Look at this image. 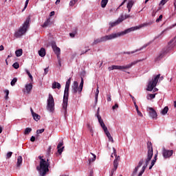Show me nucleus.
I'll return each mask as SVG.
<instances>
[{
    "label": "nucleus",
    "mask_w": 176,
    "mask_h": 176,
    "mask_svg": "<svg viewBox=\"0 0 176 176\" xmlns=\"http://www.w3.org/2000/svg\"><path fill=\"white\" fill-rule=\"evenodd\" d=\"M116 108H119V105H118V104H116L114 106H113L112 109H116Z\"/></svg>",
    "instance_id": "nucleus-53"
},
{
    "label": "nucleus",
    "mask_w": 176,
    "mask_h": 176,
    "mask_svg": "<svg viewBox=\"0 0 176 176\" xmlns=\"http://www.w3.org/2000/svg\"><path fill=\"white\" fill-rule=\"evenodd\" d=\"M173 5H174V7H175V10H176V1L174 2Z\"/></svg>",
    "instance_id": "nucleus-64"
},
{
    "label": "nucleus",
    "mask_w": 176,
    "mask_h": 176,
    "mask_svg": "<svg viewBox=\"0 0 176 176\" xmlns=\"http://www.w3.org/2000/svg\"><path fill=\"white\" fill-rule=\"evenodd\" d=\"M5 47L3 45H0V52H2V50H4Z\"/></svg>",
    "instance_id": "nucleus-59"
},
{
    "label": "nucleus",
    "mask_w": 176,
    "mask_h": 176,
    "mask_svg": "<svg viewBox=\"0 0 176 176\" xmlns=\"http://www.w3.org/2000/svg\"><path fill=\"white\" fill-rule=\"evenodd\" d=\"M49 24H50V19H47L44 23L43 24L42 27L45 28V27H47L49 25Z\"/></svg>",
    "instance_id": "nucleus-30"
},
{
    "label": "nucleus",
    "mask_w": 176,
    "mask_h": 176,
    "mask_svg": "<svg viewBox=\"0 0 176 176\" xmlns=\"http://www.w3.org/2000/svg\"><path fill=\"white\" fill-rule=\"evenodd\" d=\"M63 145H64V144L63 143V142H60L57 146L58 153H59V155H61V153H63V151H64V146H63Z\"/></svg>",
    "instance_id": "nucleus-20"
},
{
    "label": "nucleus",
    "mask_w": 176,
    "mask_h": 176,
    "mask_svg": "<svg viewBox=\"0 0 176 176\" xmlns=\"http://www.w3.org/2000/svg\"><path fill=\"white\" fill-rule=\"evenodd\" d=\"M54 14H55L54 11L51 12L50 14V17H52V16H54Z\"/></svg>",
    "instance_id": "nucleus-61"
},
{
    "label": "nucleus",
    "mask_w": 176,
    "mask_h": 176,
    "mask_svg": "<svg viewBox=\"0 0 176 176\" xmlns=\"http://www.w3.org/2000/svg\"><path fill=\"white\" fill-rule=\"evenodd\" d=\"M104 133L106 134L108 138L111 137V133H109V131H108V129L107 131H104Z\"/></svg>",
    "instance_id": "nucleus-43"
},
{
    "label": "nucleus",
    "mask_w": 176,
    "mask_h": 176,
    "mask_svg": "<svg viewBox=\"0 0 176 176\" xmlns=\"http://www.w3.org/2000/svg\"><path fill=\"white\" fill-rule=\"evenodd\" d=\"M129 96L132 98L133 101L135 100V98H134V96H133L131 94H129Z\"/></svg>",
    "instance_id": "nucleus-62"
},
{
    "label": "nucleus",
    "mask_w": 176,
    "mask_h": 176,
    "mask_svg": "<svg viewBox=\"0 0 176 176\" xmlns=\"http://www.w3.org/2000/svg\"><path fill=\"white\" fill-rule=\"evenodd\" d=\"M32 116L34 120H36V122H38V120L41 119V116L38 115L37 113L34 114Z\"/></svg>",
    "instance_id": "nucleus-31"
},
{
    "label": "nucleus",
    "mask_w": 176,
    "mask_h": 176,
    "mask_svg": "<svg viewBox=\"0 0 176 176\" xmlns=\"http://www.w3.org/2000/svg\"><path fill=\"white\" fill-rule=\"evenodd\" d=\"M32 82L25 84L23 93H25L26 94H31V91H32Z\"/></svg>",
    "instance_id": "nucleus-14"
},
{
    "label": "nucleus",
    "mask_w": 176,
    "mask_h": 176,
    "mask_svg": "<svg viewBox=\"0 0 176 176\" xmlns=\"http://www.w3.org/2000/svg\"><path fill=\"white\" fill-rule=\"evenodd\" d=\"M48 72H49V68L47 67L44 69V75H47Z\"/></svg>",
    "instance_id": "nucleus-49"
},
{
    "label": "nucleus",
    "mask_w": 176,
    "mask_h": 176,
    "mask_svg": "<svg viewBox=\"0 0 176 176\" xmlns=\"http://www.w3.org/2000/svg\"><path fill=\"white\" fill-rule=\"evenodd\" d=\"M173 150H168L165 147L162 148V156L164 159H170L173 156Z\"/></svg>",
    "instance_id": "nucleus-11"
},
{
    "label": "nucleus",
    "mask_w": 176,
    "mask_h": 176,
    "mask_svg": "<svg viewBox=\"0 0 176 176\" xmlns=\"http://www.w3.org/2000/svg\"><path fill=\"white\" fill-rule=\"evenodd\" d=\"M109 140L111 141V142H113V138H112V136H110L109 138H108Z\"/></svg>",
    "instance_id": "nucleus-57"
},
{
    "label": "nucleus",
    "mask_w": 176,
    "mask_h": 176,
    "mask_svg": "<svg viewBox=\"0 0 176 176\" xmlns=\"http://www.w3.org/2000/svg\"><path fill=\"white\" fill-rule=\"evenodd\" d=\"M137 113H138V116H140V118H142V116H144L142 115V113H141V111H140V110H138V111H137Z\"/></svg>",
    "instance_id": "nucleus-52"
},
{
    "label": "nucleus",
    "mask_w": 176,
    "mask_h": 176,
    "mask_svg": "<svg viewBox=\"0 0 176 176\" xmlns=\"http://www.w3.org/2000/svg\"><path fill=\"white\" fill-rule=\"evenodd\" d=\"M61 1V0H56V1L55 2V3L56 5H58V3H60V2Z\"/></svg>",
    "instance_id": "nucleus-63"
},
{
    "label": "nucleus",
    "mask_w": 176,
    "mask_h": 176,
    "mask_svg": "<svg viewBox=\"0 0 176 176\" xmlns=\"http://www.w3.org/2000/svg\"><path fill=\"white\" fill-rule=\"evenodd\" d=\"M148 26V23H142L138 26L132 27L125 30L124 31L120 32L118 33H112L109 35H106L102 36L99 38H96L92 43L91 45L94 46V45H98V43H101L102 42H107V41H112V39H116V38H119L120 36H123V35H126L132 31H136L137 30H141V28H144V27Z\"/></svg>",
    "instance_id": "nucleus-1"
},
{
    "label": "nucleus",
    "mask_w": 176,
    "mask_h": 176,
    "mask_svg": "<svg viewBox=\"0 0 176 176\" xmlns=\"http://www.w3.org/2000/svg\"><path fill=\"white\" fill-rule=\"evenodd\" d=\"M160 78V74L155 76L151 80L148 81L147 89L148 91H152L153 88L156 87V85H157V82H159V79Z\"/></svg>",
    "instance_id": "nucleus-8"
},
{
    "label": "nucleus",
    "mask_w": 176,
    "mask_h": 176,
    "mask_svg": "<svg viewBox=\"0 0 176 176\" xmlns=\"http://www.w3.org/2000/svg\"><path fill=\"white\" fill-rule=\"evenodd\" d=\"M13 68H14L15 69H19V67H20V65H19L18 63H14L12 65Z\"/></svg>",
    "instance_id": "nucleus-38"
},
{
    "label": "nucleus",
    "mask_w": 176,
    "mask_h": 176,
    "mask_svg": "<svg viewBox=\"0 0 176 176\" xmlns=\"http://www.w3.org/2000/svg\"><path fill=\"white\" fill-rule=\"evenodd\" d=\"M22 163H23V157H21V155H19L17 157V163H16L17 167H20Z\"/></svg>",
    "instance_id": "nucleus-24"
},
{
    "label": "nucleus",
    "mask_w": 176,
    "mask_h": 176,
    "mask_svg": "<svg viewBox=\"0 0 176 176\" xmlns=\"http://www.w3.org/2000/svg\"><path fill=\"white\" fill-rule=\"evenodd\" d=\"M30 112H31L32 116H34V115H35V113H36L34 112V110L32 109V108H30Z\"/></svg>",
    "instance_id": "nucleus-54"
},
{
    "label": "nucleus",
    "mask_w": 176,
    "mask_h": 176,
    "mask_svg": "<svg viewBox=\"0 0 176 176\" xmlns=\"http://www.w3.org/2000/svg\"><path fill=\"white\" fill-rule=\"evenodd\" d=\"M43 131H45V129H38L36 131L37 134H42V133H43Z\"/></svg>",
    "instance_id": "nucleus-46"
},
{
    "label": "nucleus",
    "mask_w": 176,
    "mask_h": 176,
    "mask_svg": "<svg viewBox=\"0 0 176 176\" xmlns=\"http://www.w3.org/2000/svg\"><path fill=\"white\" fill-rule=\"evenodd\" d=\"M99 109H98L96 116L98 118V120L99 124H100V126L102 127L103 131H106L107 130H108V128L107 127V126H105V123H104V120H102L101 116H100V112L98 111Z\"/></svg>",
    "instance_id": "nucleus-12"
},
{
    "label": "nucleus",
    "mask_w": 176,
    "mask_h": 176,
    "mask_svg": "<svg viewBox=\"0 0 176 176\" xmlns=\"http://www.w3.org/2000/svg\"><path fill=\"white\" fill-rule=\"evenodd\" d=\"M89 50H90V49H87V50H85L80 49V56H82V54H86V53L87 52H89Z\"/></svg>",
    "instance_id": "nucleus-34"
},
{
    "label": "nucleus",
    "mask_w": 176,
    "mask_h": 176,
    "mask_svg": "<svg viewBox=\"0 0 176 176\" xmlns=\"http://www.w3.org/2000/svg\"><path fill=\"white\" fill-rule=\"evenodd\" d=\"M71 38H75V34L74 33H70L69 34Z\"/></svg>",
    "instance_id": "nucleus-58"
},
{
    "label": "nucleus",
    "mask_w": 176,
    "mask_h": 176,
    "mask_svg": "<svg viewBox=\"0 0 176 176\" xmlns=\"http://www.w3.org/2000/svg\"><path fill=\"white\" fill-rule=\"evenodd\" d=\"M40 165L36 167V169L39 172L40 176L46 175V173H49V166H50V162H49V159L45 160L39 156Z\"/></svg>",
    "instance_id": "nucleus-4"
},
{
    "label": "nucleus",
    "mask_w": 176,
    "mask_h": 176,
    "mask_svg": "<svg viewBox=\"0 0 176 176\" xmlns=\"http://www.w3.org/2000/svg\"><path fill=\"white\" fill-rule=\"evenodd\" d=\"M174 27H176V23L172 25L168 26L166 28H165L160 34V35H166L171 28H174Z\"/></svg>",
    "instance_id": "nucleus-18"
},
{
    "label": "nucleus",
    "mask_w": 176,
    "mask_h": 176,
    "mask_svg": "<svg viewBox=\"0 0 176 176\" xmlns=\"http://www.w3.org/2000/svg\"><path fill=\"white\" fill-rule=\"evenodd\" d=\"M175 45H176V38L175 37V38H172L168 43V46L169 50H171V49H173V47H174V46H175Z\"/></svg>",
    "instance_id": "nucleus-19"
},
{
    "label": "nucleus",
    "mask_w": 176,
    "mask_h": 176,
    "mask_svg": "<svg viewBox=\"0 0 176 176\" xmlns=\"http://www.w3.org/2000/svg\"><path fill=\"white\" fill-rule=\"evenodd\" d=\"M28 27H30V18H28L23 24L22 27H21V28L15 32L16 38H20V36H23V35L27 32Z\"/></svg>",
    "instance_id": "nucleus-6"
},
{
    "label": "nucleus",
    "mask_w": 176,
    "mask_h": 176,
    "mask_svg": "<svg viewBox=\"0 0 176 176\" xmlns=\"http://www.w3.org/2000/svg\"><path fill=\"white\" fill-rule=\"evenodd\" d=\"M71 85V78H69L65 84L64 96H63V107H62V112L65 115L67 116V107H68V97L69 96V86Z\"/></svg>",
    "instance_id": "nucleus-3"
},
{
    "label": "nucleus",
    "mask_w": 176,
    "mask_h": 176,
    "mask_svg": "<svg viewBox=\"0 0 176 176\" xmlns=\"http://www.w3.org/2000/svg\"><path fill=\"white\" fill-rule=\"evenodd\" d=\"M47 110L49 111V112H54V98L50 94L47 100Z\"/></svg>",
    "instance_id": "nucleus-10"
},
{
    "label": "nucleus",
    "mask_w": 176,
    "mask_h": 176,
    "mask_svg": "<svg viewBox=\"0 0 176 176\" xmlns=\"http://www.w3.org/2000/svg\"><path fill=\"white\" fill-rule=\"evenodd\" d=\"M146 46H148V44L143 45L142 47H140L138 50H135V51L126 52H124V54H134V53H137V52H141V50H142V49H145V47H146Z\"/></svg>",
    "instance_id": "nucleus-17"
},
{
    "label": "nucleus",
    "mask_w": 176,
    "mask_h": 176,
    "mask_svg": "<svg viewBox=\"0 0 176 176\" xmlns=\"http://www.w3.org/2000/svg\"><path fill=\"white\" fill-rule=\"evenodd\" d=\"M30 131H32V129L31 128H26V129H25L24 134H25V135H27L30 134Z\"/></svg>",
    "instance_id": "nucleus-35"
},
{
    "label": "nucleus",
    "mask_w": 176,
    "mask_h": 176,
    "mask_svg": "<svg viewBox=\"0 0 176 176\" xmlns=\"http://www.w3.org/2000/svg\"><path fill=\"white\" fill-rule=\"evenodd\" d=\"M87 129L88 130H89L90 133H93V126H91V125H90V124H87Z\"/></svg>",
    "instance_id": "nucleus-39"
},
{
    "label": "nucleus",
    "mask_w": 176,
    "mask_h": 176,
    "mask_svg": "<svg viewBox=\"0 0 176 176\" xmlns=\"http://www.w3.org/2000/svg\"><path fill=\"white\" fill-rule=\"evenodd\" d=\"M30 141L32 142H34L35 141V138L34 136H32V138H30Z\"/></svg>",
    "instance_id": "nucleus-56"
},
{
    "label": "nucleus",
    "mask_w": 176,
    "mask_h": 176,
    "mask_svg": "<svg viewBox=\"0 0 176 176\" xmlns=\"http://www.w3.org/2000/svg\"><path fill=\"white\" fill-rule=\"evenodd\" d=\"M51 46H52V49H54L55 47H57V45H56V42H54V41L52 42Z\"/></svg>",
    "instance_id": "nucleus-45"
},
{
    "label": "nucleus",
    "mask_w": 176,
    "mask_h": 176,
    "mask_svg": "<svg viewBox=\"0 0 176 176\" xmlns=\"http://www.w3.org/2000/svg\"><path fill=\"white\" fill-rule=\"evenodd\" d=\"M130 17H131V16H130V14H125L124 16V20H126V19H130Z\"/></svg>",
    "instance_id": "nucleus-51"
},
{
    "label": "nucleus",
    "mask_w": 176,
    "mask_h": 176,
    "mask_svg": "<svg viewBox=\"0 0 176 176\" xmlns=\"http://www.w3.org/2000/svg\"><path fill=\"white\" fill-rule=\"evenodd\" d=\"M111 94H108L107 95V101H109L111 102Z\"/></svg>",
    "instance_id": "nucleus-50"
},
{
    "label": "nucleus",
    "mask_w": 176,
    "mask_h": 176,
    "mask_svg": "<svg viewBox=\"0 0 176 176\" xmlns=\"http://www.w3.org/2000/svg\"><path fill=\"white\" fill-rule=\"evenodd\" d=\"M98 94H100V90L98 89H96V92L95 95V101L97 102L98 101Z\"/></svg>",
    "instance_id": "nucleus-33"
},
{
    "label": "nucleus",
    "mask_w": 176,
    "mask_h": 176,
    "mask_svg": "<svg viewBox=\"0 0 176 176\" xmlns=\"http://www.w3.org/2000/svg\"><path fill=\"white\" fill-rule=\"evenodd\" d=\"M156 160H157V154L155 155L154 159L151 161V165L149 166V170H152V167L155 166Z\"/></svg>",
    "instance_id": "nucleus-23"
},
{
    "label": "nucleus",
    "mask_w": 176,
    "mask_h": 176,
    "mask_svg": "<svg viewBox=\"0 0 176 176\" xmlns=\"http://www.w3.org/2000/svg\"><path fill=\"white\" fill-rule=\"evenodd\" d=\"M166 2H168V0H162L160 2L161 5H166Z\"/></svg>",
    "instance_id": "nucleus-48"
},
{
    "label": "nucleus",
    "mask_w": 176,
    "mask_h": 176,
    "mask_svg": "<svg viewBox=\"0 0 176 176\" xmlns=\"http://www.w3.org/2000/svg\"><path fill=\"white\" fill-rule=\"evenodd\" d=\"M82 90H83V78H81L80 85L76 81L73 82L72 85V92L73 94H76L77 93L80 94Z\"/></svg>",
    "instance_id": "nucleus-7"
},
{
    "label": "nucleus",
    "mask_w": 176,
    "mask_h": 176,
    "mask_svg": "<svg viewBox=\"0 0 176 176\" xmlns=\"http://www.w3.org/2000/svg\"><path fill=\"white\" fill-rule=\"evenodd\" d=\"M52 89H58V90H60V89H61V84H60V82H54L52 83Z\"/></svg>",
    "instance_id": "nucleus-21"
},
{
    "label": "nucleus",
    "mask_w": 176,
    "mask_h": 176,
    "mask_svg": "<svg viewBox=\"0 0 176 176\" xmlns=\"http://www.w3.org/2000/svg\"><path fill=\"white\" fill-rule=\"evenodd\" d=\"M147 111L149 113V116L150 118H151L152 119H157V113H156V111H155V109H153V108L152 107H148L147 108Z\"/></svg>",
    "instance_id": "nucleus-15"
},
{
    "label": "nucleus",
    "mask_w": 176,
    "mask_h": 176,
    "mask_svg": "<svg viewBox=\"0 0 176 176\" xmlns=\"http://www.w3.org/2000/svg\"><path fill=\"white\" fill-rule=\"evenodd\" d=\"M113 155L115 156V160L113 161V168L111 170V176L113 175V173L116 170H118V166H119V160H120V156L116 155V149L115 148H113Z\"/></svg>",
    "instance_id": "nucleus-9"
},
{
    "label": "nucleus",
    "mask_w": 176,
    "mask_h": 176,
    "mask_svg": "<svg viewBox=\"0 0 176 176\" xmlns=\"http://www.w3.org/2000/svg\"><path fill=\"white\" fill-rule=\"evenodd\" d=\"M15 54L16 56V57H21V56H23V50L20 49L18 50L15 52Z\"/></svg>",
    "instance_id": "nucleus-25"
},
{
    "label": "nucleus",
    "mask_w": 176,
    "mask_h": 176,
    "mask_svg": "<svg viewBox=\"0 0 176 176\" xmlns=\"http://www.w3.org/2000/svg\"><path fill=\"white\" fill-rule=\"evenodd\" d=\"M147 149H148L147 157L144 160H144H140L138 163V165L134 168L131 174V176H142L144 173H145V169L146 168V167H148V164H149V162L152 160V157H153V147L152 146V143L151 142L147 143ZM142 164H144V166H142L139 173L137 174V173H138V170H140V168L141 167V166H142Z\"/></svg>",
    "instance_id": "nucleus-2"
},
{
    "label": "nucleus",
    "mask_w": 176,
    "mask_h": 176,
    "mask_svg": "<svg viewBox=\"0 0 176 176\" xmlns=\"http://www.w3.org/2000/svg\"><path fill=\"white\" fill-rule=\"evenodd\" d=\"M126 1H127V0H124V1L122 2V3L120 4V6H123V5H124V3H126Z\"/></svg>",
    "instance_id": "nucleus-60"
},
{
    "label": "nucleus",
    "mask_w": 176,
    "mask_h": 176,
    "mask_svg": "<svg viewBox=\"0 0 176 176\" xmlns=\"http://www.w3.org/2000/svg\"><path fill=\"white\" fill-rule=\"evenodd\" d=\"M91 155H92V156H93V158H90L89 160V163H92V162H94L95 160H96V155H94V154H93V153H91Z\"/></svg>",
    "instance_id": "nucleus-36"
},
{
    "label": "nucleus",
    "mask_w": 176,
    "mask_h": 176,
    "mask_svg": "<svg viewBox=\"0 0 176 176\" xmlns=\"http://www.w3.org/2000/svg\"><path fill=\"white\" fill-rule=\"evenodd\" d=\"M30 2V0H26L25 1V6L23 10V12H24V10H25V9H27V7L28 6V3Z\"/></svg>",
    "instance_id": "nucleus-40"
},
{
    "label": "nucleus",
    "mask_w": 176,
    "mask_h": 176,
    "mask_svg": "<svg viewBox=\"0 0 176 176\" xmlns=\"http://www.w3.org/2000/svg\"><path fill=\"white\" fill-rule=\"evenodd\" d=\"M38 56H40V57H45V56H46V50L45 48L43 47L38 51Z\"/></svg>",
    "instance_id": "nucleus-22"
},
{
    "label": "nucleus",
    "mask_w": 176,
    "mask_h": 176,
    "mask_svg": "<svg viewBox=\"0 0 176 176\" xmlns=\"http://www.w3.org/2000/svg\"><path fill=\"white\" fill-rule=\"evenodd\" d=\"M124 20V15L121 14L120 17L114 22H110L109 25L111 28L112 27H116V25H119L122 21Z\"/></svg>",
    "instance_id": "nucleus-13"
},
{
    "label": "nucleus",
    "mask_w": 176,
    "mask_h": 176,
    "mask_svg": "<svg viewBox=\"0 0 176 176\" xmlns=\"http://www.w3.org/2000/svg\"><path fill=\"white\" fill-rule=\"evenodd\" d=\"M16 82H17V78H14L10 82L11 86H14Z\"/></svg>",
    "instance_id": "nucleus-37"
},
{
    "label": "nucleus",
    "mask_w": 176,
    "mask_h": 176,
    "mask_svg": "<svg viewBox=\"0 0 176 176\" xmlns=\"http://www.w3.org/2000/svg\"><path fill=\"white\" fill-rule=\"evenodd\" d=\"M12 155H13V153H12V152H8V153H7V155H6L7 158H8V159H10V157H12Z\"/></svg>",
    "instance_id": "nucleus-47"
},
{
    "label": "nucleus",
    "mask_w": 176,
    "mask_h": 176,
    "mask_svg": "<svg viewBox=\"0 0 176 176\" xmlns=\"http://www.w3.org/2000/svg\"><path fill=\"white\" fill-rule=\"evenodd\" d=\"M75 3H76V0H72L69 2V6H74V5H75Z\"/></svg>",
    "instance_id": "nucleus-42"
},
{
    "label": "nucleus",
    "mask_w": 176,
    "mask_h": 176,
    "mask_svg": "<svg viewBox=\"0 0 176 176\" xmlns=\"http://www.w3.org/2000/svg\"><path fill=\"white\" fill-rule=\"evenodd\" d=\"M104 133L106 134L108 138L111 137V133H109V131H108V129L107 131H104Z\"/></svg>",
    "instance_id": "nucleus-44"
},
{
    "label": "nucleus",
    "mask_w": 176,
    "mask_h": 176,
    "mask_svg": "<svg viewBox=\"0 0 176 176\" xmlns=\"http://www.w3.org/2000/svg\"><path fill=\"white\" fill-rule=\"evenodd\" d=\"M25 72L28 75L29 78H30V82H34V77H32V75L31 74L30 71H28V69H25Z\"/></svg>",
    "instance_id": "nucleus-28"
},
{
    "label": "nucleus",
    "mask_w": 176,
    "mask_h": 176,
    "mask_svg": "<svg viewBox=\"0 0 176 176\" xmlns=\"http://www.w3.org/2000/svg\"><path fill=\"white\" fill-rule=\"evenodd\" d=\"M139 62V60H135L126 65H111L108 67L109 71H113V69H118V71H122L126 72V69H130L133 65H135Z\"/></svg>",
    "instance_id": "nucleus-5"
},
{
    "label": "nucleus",
    "mask_w": 176,
    "mask_h": 176,
    "mask_svg": "<svg viewBox=\"0 0 176 176\" xmlns=\"http://www.w3.org/2000/svg\"><path fill=\"white\" fill-rule=\"evenodd\" d=\"M30 112H31L32 116H34V115H35V113H36L34 112V110L32 109V108H30Z\"/></svg>",
    "instance_id": "nucleus-55"
},
{
    "label": "nucleus",
    "mask_w": 176,
    "mask_h": 176,
    "mask_svg": "<svg viewBox=\"0 0 176 176\" xmlns=\"http://www.w3.org/2000/svg\"><path fill=\"white\" fill-rule=\"evenodd\" d=\"M162 19H163V15H160L159 18L156 19V23H160Z\"/></svg>",
    "instance_id": "nucleus-41"
},
{
    "label": "nucleus",
    "mask_w": 176,
    "mask_h": 176,
    "mask_svg": "<svg viewBox=\"0 0 176 176\" xmlns=\"http://www.w3.org/2000/svg\"><path fill=\"white\" fill-rule=\"evenodd\" d=\"M156 97V94H150L146 96L147 100H153Z\"/></svg>",
    "instance_id": "nucleus-26"
},
{
    "label": "nucleus",
    "mask_w": 176,
    "mask_h": 176,
    "mask_svg": "<svg viewBox=\"0 0 176 176\" xmlns=\"http://www.w3.org/2000/svg\"><path fill=\"white\" fill-rule=\"evenodd\" d=\"M168 112V107H165L163 110H162V115H166Z\"/></svg>",
    "instance_id": "nucleus-29"
},
{
    "label": "nucleus",
    "mask_w": 176,
    "mask_h": 176,
    "mask_svg": "<svg viewBox=\"0 0 176 176\" xmlns=\"http://www.w3.org/2000/svg\"><path fill=\"white\" fill-rule=\"evenodd\" d=\"M133 5H134V1H133V0H129L128 3H127L126 8H133Z\"/></svg>",
    "instance_id": "nucleus-32"
},
{
    "label": "nucleus",
    "mask_w": 176,
    "mask_h": 176,
    "mask_svg": "<svg viewBox=\"0 0 176 176\" xmlns=\"http://www.w3.org/2000/svg\"><path fill=\"white\" fill-rule=\"evenodd\" d=\"M55 54L57 56L58 61L59 65H61V58L60 57V54H61V50L58 47H55V48H52Z\"/></svg>",
    "instance_id": "nucleus-16"
},
{
    "label": "nucleus",
    "mask_w": 176,
    "mask_h": 176,
    "mask_svg": "<svg viewBox=\"0 0 176 176\" xmlns=\"http://www.w3.org/2000/svg\"><path fill=\"white\" fill-rule=\"evenodd\" d=\"M108 1L109 0H102L100 5H101V8H105V6H107V3H108Z\"/></svg>",
    "instance_id": "nucleus-27"
}]
</instances>
